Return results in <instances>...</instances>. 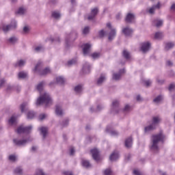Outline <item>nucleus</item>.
I'll use <instances>...</instances> for the list:
<instances>
[{
	"label": "nucleus",
	"mask_w": 175,
	"mask_h": 175,
	"mask_svg": "<svg viewBox=\"0 0 175 175\" xmlns=\"http://www.w3.org/2000/svg\"><path fill=\"white\" fill-rule=\"evenodd\" d=\"M46 82L42 81L40 82L36 86V88L38 92H40V97L37 99L36 105L37 106H40V105H45V107H49L51 103H53V100L49 93L44 92V85Z\"/></svg>",
	"instance_id": "f257e3e1"
},
{
	"label": "nucleus",
	"mask_w": 175,
	"mask_h": 175,
	"mask_svg": "<svg viewBox=\"0 0 175 175\" xmlns=\"http://www.w3.org/2000/svg\"><path fill=\"white\" fill-rule=\"evenodd\" d=\"M164 139L165 135H163V133H159V134L152 135L150 150L152 152L157 154V152L159 151V146H158V143H159V142H163Z\"/></svg>",
	"instance_id": "f03ea898"
},
{
	"label": "nucleus",
	"mask_w": 175,
	"mask_h": 175,
	"mask_svg": "<svg viewBox=\"0 0 175 175\" xmlns=\"http://www.w3.org/2000/svg\"><path fill=\"white\" fill-rule=\"evenodd\" d=\"M124 113V114H126V113H129L131 111V107L126 105L123 109L120 108V102L117 100H115L112 102V106L111 108V113L113 114H118V113Z\"/></svg>",
	"instance_id": "7ed1b4c3"
},
{
	"label": "nucleus",
	"mask_w": 175,
	"mask_h": 175,
	"mask_svg": "<svg viewBox=\"0 0 175 175\" xmlns=\"http://www.w3.org/2000/svg\"><path fill=\"white\" fill-rule=\"evenodd\" d=\"M79 33L76 30H72L70 33L66 34L65 44L66 49H69L70 47V44L77 39Z\"/></svg>",
	"instance_id": "20e7f679"
},
{
	"label": "nucleus",
	"mask_w": 175,
	"mask_h": 175,
	"mask_svg": "<svg viewBox=\"0 0 175 175\" xmlns=\"http://www.w3.org/2000/svg\"><path fill=\"white\" fill-rule=\"evenodd\" d=\"M36 72H38L40 76H46V75H49V73H51V70H50V68L46 67L43 69V63L39 62L36 67H35Z\"/></svg>",
	"instance_id": "39448f33"
},
{
	"label": "nucleus",
	"mask_w": 175,
	"mask_h": 175,
	"mask_svg": "<svg viewBox=\"0 0 175 175\" xmlns=\"http://www.w3.org/2000/svg\"><path fill=\"white\" fill-rule=\"evenodd\" d=\"M32 131V126H24L23 125L19 126L16 130V133L21 135V133H31Z\"/></svg>",
	"instance_id": "423d86ee"
},
{
	"label": "nucleus",
	"mask_w": 175,
	"mask_h": 175,
	"mask_svg": "<svg viewBox=\"0 0 175 175\" xmlns=\"http://www.w3.org/2000/svg\"><path fill=\"white\" fill-rule=\"evenodd\" d=\"M16 28H17V22L15 20H12L10 24L8 25H3L2 29L4 32H8V31L16 29Z\"/></svg>",
	"instance_id": "0eeeda50"
},
{
	"label": "nucleus",
	"mask_w": 175,
	"mask_h": 175,
	"mask_svg": "<svg viewBox=\"0 0 175 175\" xmlns=\"http://www.w3.org/2000/svg\"><path fill=\"white\" fill-rule=\"evenodd\" d=\"M28 142H29V139H19L18 138H14L13 139L14 146H16L17 147H24Z\"/></svg>",
	"instance_id": "6e6552de"
},
{
	"label": "nucleus",
	"mask_w": 175,
	"mask_h": 175,
	"mask_svg": "<svg viewBox=\"0 0 175 175\" xmlns=\"http://www.w3.org/2000/svg\"><path fill=\"white\" fill-rule=\"evenodd\" d=\"M92 157L94 161H99L100 159V156H99V150L97 148H93L90 150Z\"/></svg>",
	"instance_id": "1a4fd4ad"
},
{
	"label": "nucleus",
	"mask_w": 175,
	"mask_h": 175,
	"mask_svg": "<svg viewBox=\"0 0 175 175\" xmlns=\"http://www.w3.org/2000/svg\"><path fill=\"white\" fill-rule=\"evenodd\" d=\"M98 13H99V9H98V8L92 9L90 14L88 15V20H94V18L98 16Z\"/></svg>",
	"instance_id": "9d476101"
},
{
	"label": "nucleus",
	"mask_w": 175,
	"mask_h": 175,
	"mask_svg": "<svg viewBox=\"0 0 175 175\" xmlns=\"http://www.w3.org/2000/svg\"><path fill=\"white\" fill-rule=\"evenodd\" d=\"M162 6V4H161V2H158L157 4L153 5L149 10H148V13L150 14H154L155 10H159Z\"/></svg>",
	"instance_id": "9b49d317"
},
{
	"label": "nucleus",
	"mask_w": 175,
	"mask_h": 175,
	"mask_svg": "<svg viewBox=\"0 0 175 175\" xmlns=\"http://www.w3.org/2000/svg\"><path fill=\"white\" fill-rule=\"evenodd\" d=\"M162 121V118H161V116H153L152 118V124L153 126L156 127L161 124Z\"/></svg>",
	"instance_id": "f8f14e48"
},
{
	"label": "nucleus",
	"mask_w": 175,
	"mask_h": 175,
	"mask_svg": "<svg viewBox=\"0 0 175 175\" xmlns=\"http://www.w3.org/2000/svg\"><path fill=\"white\" fill-rule=\"evenodd\" d=\"M105 132L107 133H109V135H111V136H118V135H120V133L118 131L113 129V128H111V126H107V128L105 129Z\"/></svg>",
	"instance_id": "ddd939ff"
},
{
	"label": "nucleus",
	"mask_w": 175,
	"mask_h": 175,
	"mask_svg": "<svg viewBox=\"0 0 175 175\" xmlns=\"http://www.w3.org/2000/svg\"><path fill=\"white\" fill-rule=\"evenodd\" d=\"M150 47H151L150 42H143L141 46V50L142 53H147L150 50Z\"/></svg>",
	"instance_id": "4468645a"
},
{
	"label": "nucleus",
	"mask_w": 175,
	"mask_h": 175,
	"mask_svg": "<svg viewBox=\"0 0 175 175\" xmlns=\"http://www.w3.org/2000/svg\"><path fill=\"white\" fill-rule=\"evenodd\" d=\"M122 32L125 36H131L133 33V29L129 27H126L122 29Z\"/></svg>",
	"instance_id": "2eb2a0df"
},
{
	"label": "nucleus",
	"mask_w": 175,
	"mask_h": 175,
	"mask_svg": "<svg viewBox=\"0 0 175 175\" xmlns=\"http://www.w3.org/2000/svg\"><path fill=\"white\" fill-rule=\"evenodd\" d=\"M82 70L85 75H88L91 72V65H90V63L85 62L83 66Z\"/></svg>",
	"instance_id": "dca6fc26"
},
{
	"label": "nucleus",
	"mask_w": 175,
	"mask_h": 175,
	"mask_svg": "<svg viewBox=\"0 0 175 175\" xmlns=\"http://www.w3.org/2000/svg\"><path fill=\"white\" fill-rule=\"evenodd\" d=\"M135 21V14L132 13H128L125 18L126 23L131 24Z\"/></svg>",
	"instance_id": "f3484780"
},
{
	"label": "nucleus",
	"mask_w": 175,
	"mask_h": 175,
	"mask_svg": "<svg viewBox=\"0 0 175 175\" xmlns=\"http://www.w3.org/2000/svg\"><path fill=\"white\" fill-rule=\"evenodd\" d=\"M118 158H120V153L115 151L109 156V161H111V162H116Z\"/></svg>",
	"instance_id": "a211bd4d"
},
{
	"label": "nucleus",
	"mask_w": 175,
	"mask_h": 175,
	"mask_svg": "<svg viewBox=\"0 0 175 175\" xmlns=\"http://www.w3.org/2000/svg\"><path fill=\"white\" fill-rule=\"evenodd\" d=\"M39 131H40V134L42 135L43 140H44V139L47 137L49 129H47V127H41L39 129Z\"/></svg>",
	"instance_id": "6ab92c4d"
},
{
	"label": "nucleus",
	"mask_w": 175,
	"mask_h": 175,
	"mask_svg": "<svg viewBox=\"0 0 175 175\" xmlns=\"http://www.w3.org/2000/svg\"><path fill=\"white\" fill-rule=\"evenodd\" d=\"M132 143H133L132 137H129L127 139H126L124 142L125 148H131V147H132Z\"/></svg>",
	"instance_id": "aec40b11"
},
{
	"label": "nucleus",
	"mask_w": 175,
	"mask_h": 175,
	"mask_svg": "<svg viewBox=\"0 0 175 175\" xmlns=\"http://www.w3.org/2000/svg\"><path fill=\"white\" fill-rule=\"evenodd\" d=\"M116 35H117V31L116 29H111V31L109 33L108 39L109 40H113L114 38H116Z\"/></svg>",
	"instance_id": "412c9836"
},
{
	"label": "nucleus",
	"mask_w": 175,
	"mask_h": 175,
	"mask_svg": "<svg viewBox=\"0 0 175 175\" xmlns=\"http://www.w3.org/2000/svg\"><path fill=\"white\" fill-rule=\"evenodd\" d=\"M91 49V44H83V53L84 55H87L88 54V51Z\"/></svg>",
	"instance_id": "4be33fe9"
},
{
	"label": "nucleus",
	"mask_w": 175,
	"mask_h": 175,
	"mask_svg": "<svg viewBox=\"0 0 175 175\" xmlns=\"http://www.w3.org/2000/svg\"><path fill=\"white\" fill-rule=\"evenodd\" d=\"M155 129H157V127L154 126H153L152 124H151L150 125H149V126H146V127L144 128V133H147L151 132V131H154V130H155Z\"/></svg>",
	"instance_id": "5701e85b"
},
{
	"label": "nucleus",
	"mask_w": 175,
	"mask_h": 175,
	"mask_svg": "<svg viewBox=\"0 0 175 175\" xmlns=\"http://www.w3.org/2000/svg\"><path fill=\"white\" fill-rule=\"evenodd\" d=\"M18 79H27L28 77V72L21 71L18 74Z\"/></svg>",
	"instance_id": "b1692460"
},
{
	"label": "nucleus",
	"mask_w": 175,
	"mask_h": 175,
	"mask_svg": "<svg viewBox=\"0 0 175 175\" xmlns=\"http://www.w3.org/2000/svg\"><path fill=\"white\" fill-rule=\"evenodd\" d=\"M28 110V103H23L21 105V113H25Z\"/></svg>",
	"instance_id": "393cba45"
},
{
	"label": "nucleus",
	"mask_w": 175,
	"mask_h": 175,
	"mask_svg": "<svg viewBox=\"0 0 175 175\" xmlns=\"http://www.w3.org/2000/svg\"><path fill=\"white\" fill-rule=\"evenodd\" d=\"M102 109H103V105H98L97 106V108L96 109H94L92 107H90V110L91 111V113H96L98 111H100V110H102Z\"/></svg>",
	"instance_id": "a878e982"
},
{
	"label": "nucleus",
	"mask_w": 175,
	"mask_h": 175,
	"mask_svg": "<svg viewBox=\"0 0 175 175\" xmlns=\"http://www.w3.org/2000/svg\"><path fill=\"white\" fill-rule=\"evenodd\" d=\"M174 47V43L173 42H167L165 44V50L166 51H169L171 49H173Z\"/></svg>",
	"instance_id": "bb28decb"
},
{
	"label": "nucleus",
	"mask_w": 175,
	"mask_h": 175,
	"mask_svg": "<svg viewBox=\"0 0 175 175\" xmlns=\"http://www.w3.org/2000/svg\"><path fill=\"white\" fill-rule=\"evenodd\" d=\"M81 163L82 166H83V167H85L86 169L91 167V163H90V161H88V160H82Z\"/></svg>",
	"instance_id": "cd10ccee"
},
{
	"label": "nucleus",
	"mask_w": 175,
	"mask_h": 175,
	"mask_svg": "<svg viewBox=\"0 0 175 175\" xmlns=\"http://www.w3.org/2000/svg\"><path fill=\"white\" fill-rule=\"evenodd\" d=\"M122 55L125 59H131V53L128 52L126 49H124L122 52Z\"/></svg>",
	"instance_id": "c85d7f7f"
},
{
	"label": "nucleus",
	"mask_w": 175,
	"mask_h": 175,
	"mask_svg": "<svg viewBox=\"0 0 175 175\" xmlns=\"http://www.w3.org/2000/svg\"><path fill=\"white\" fill-rule=\"evenodd\" d=\"M56 81L57 84H60L61 85H64V84H65V79L62 77H57L56 78Z\"/></svg>",
	"instance_id": "c756f323"
},
{
	"label": "nucleus",
	"mask_w": 175,
	"mask_h": 175,
	"mask_svg": "<svg viewBox=\"0 0 175 175\" xmlns=\"http://www.w3.org/2000/svg\"><path fill=\"white\" fill-rule=\"evenodd\" d=\"M23 167L22 166H18L14 169V172L15 174H23Z\"/></svg>",
	"instance_id": "7c9ffc66"
},
{
	"label": "nucleus",
	"mask_w": 175,
	"mask_h": 175,
	"mask_svg": "<svg viewBox=\"0 0 175 175\" xmlns=\"http://www.w3.org/2000/svg\"><path fill=\"white\" fill-rule=\"evenodd\" d=\"M55 113L57 116H62V109L59 106V105H56Z\"/></svg>",
	"instance_id": "2f4dec72"
},
{
	"label": "nucleus",
	"mask_w": 175,
	"mask_h": 175,
	"mask_svg": "<svg viewBox=\"0 0 175 175\" xmlns=\"http://www.w3.org/2000/svg\"><path fill=\"white\" fill-rule=\"evenodd\" d=\"M36 113L33 111H29L27 112V118L28 120H32V118H35Z\"/></svg>",
	"instance_id": "473e14b6"
},
{
	"label": "nucleus",
	"mask_w": 175,
	"mask_h": 175,
	"mask_svg": "<svg viewBox=\"0 0 175 175\" xmlns=\"http://www.w3.org/2000/svg\"><path fill=\"white\" fill-rule=\"evenodd\" d=\"M104 80H106V77H105V75L102 74L97 81V84L98 85H100V84H102V83H103Z\"/></svg>",
	"instance_id": "72a5a7b5"
},
{
	"label": "nucleus",
	"mask_w": 175,
	"mask_h": 175,
	"mask_svg": "<svg viewBox=\"0 0 175 175\" xmlns=\"http://www.w3.org/2000/svg\"><path fill=\"white\" fill-rule=\"evenodd\" d=\"M44 51V47L42 45L36 46L34 48V51H36V53H40V51Z\"/></svg>",
	"instance_id": "f704fd0d"
},
{
	"label": "nucleus",
	"mask_w": 175,
	"mask_h": 175,
	"mask_svg": "<svg viewBox=\"0 0 175 175\" xmlns=\"http://www.w3.org/2000/svg\"><path fill=\"white\" fill-rule=\"evenodd\" d=\"M121 79V75L120 72L113 74V79L118 81Z\"/></svg>",
	"instance_id": "c9c22d12"
},
{
	"label": "nucleus",
	"mask_w": 175,
	"mask_h": 175,
	"mask_svg": "<svg viewBox=\"0 0 175 175\" xmlns=\"http://www.w3.org/2000/svg\"><path fill=\"white\" fill-rule=\"evenodd\" d=\"M62 128H66L68 125H69V120L68 119H65L60 124Z\"/></svg>",
	"instance_id": "e433bc0d"
},
{
	"label": "nucleus",
	"mask_w": 175,
	"mask_h": 175,
	"mask_svg": "<svg viewBox=\"0 0 175 175\" xmlns=\"http://www.w3.org/2000/svg\"><path fill=\"white\" fill-rule=\"evenodd\" d=\"M75 91L77 94H80L83 91V86L78 85L75 88Z\"/></svg>",
	"instance_id": "4c0bfd02"
},
{
	"label": "nucleus",
	"mask_w": 175,
	"mask_h": 175,
	"mask_svg": "<svg viewBox=\"0 0 175 175\" xmlns=\"http://www.w3.org/2000/svg\"><path fill=\"white\" fill-rule=\"evenodd\" d=\"M92 57L93 59H98V58L100 57V53L99 52H95L92 54Z\"/></svg>",
	"instance_id": "58836bf2"
},
{
	"label": "nucleus",
	"mask_w": 175,
	"mask_h": 175,
	"mask_svg": "<svg viewBox=\"0 0 175 175\" xmlns=\"http://www.w3.org/2000/svg\"><path fill=\"white\" fill-rule=\"evenodd\" d=\"M17 40H18V39H17V38H16V37H11L8 40V42H9V43H11L12 44H14L15 43H17Z\"/></svg>",
	"instance_id": "ea45409f"
},
{
	"label": "nucleus",
	"mask_w": 175,
	"mask_h": 175,
	"mask_svg": "<svg viewBox=\"0 0 175 175\" xmlns=\"http://www.w3.org/2000/svg\"><path fill=\"white\" fill-rule=\"evenodd\" d=\"M8 124L10 125H14V124H16V118L14 116H12L8 120Z\"/></svg>",
	"instance_id": "a19ab883"
},
{
	"label": "nucleus",
	"mask_w": 175,
	"mask_h": 175,
	"mask_svg": "<svg viewBox=\"0 0 175 175\" xmlns=\"http://www.w3.org/2000/svg\"><path fill=\"white\" fill-rule=\"evenodd\" d=\"M52 17H53V18H59L61 17V14H59V12H52Z\"/></svg>",
	"instance_id": "79ce46f5"
},
{
	"label": "nucleus",
	"mask_w": 175,
	"mask_h": 175,
	"mask_svg": "<svg viewBox=\"0 0 175 175\" xmlns=\"http://www.w3.org/2000/svg\"><path fill=\"white\" fill-rule=\"evenodd\" d=\"M163 98L161 95H159L157 96L155 98H154L153 102L154 103H159L162 100Z\"/></svg>",
	"instance_id": "37998d69"
},
{
	"label": "nucleus",
	"mask_w": 175,
	"mask_h": 175,
	"mask_svg": "<svg viewBox=\"0 0 175 175\" xmlns=\"http://www.w3.org/2000/svg\"><path fill=\"white\" fill-rule=\"evenodd\" d=\"M25 65V61L21 59L19 60L15 65V66H20L21 68V66H24Z\"/></svg>",
	"instance_id": "c03bdc74"
},
{
	"label": "nucleus",
	"mask_w": 175,
	"mask_h": 175,
	"mask_svg": "<svg viewBox=\"0 0 175 175\" xmlns=\"http://www.w3.org/2000/svg\"><path fill=\"white\" fill-rule=\"evenodd\" d=\"M83 35H88L90 33V27L86 26L82 31Z\"/></svg>",
	"instance_id": "a18cd8bd"
},
{
	"label": "nucleus",
	"mask_w": 175,
	"mask_h": 175,
	"mask_svg": "<svg viewBox=\"0 0 175 175\" xmlns=\"http://www.w3.org/2000/svg\"><path fill=\"white\" fill-rule=\"evenodd\" d=\"M168 90L170 92H172V91H175V83H172L170 84L168 87Z\"/></svg>",
	"instance_id": "49530a36"
},
{
	"label": "nucleus",
	"mask_w": 175,
	"mask_h": 175,
	"mask_svg": "<svg viewBox=\"0 0 175 175\" xmlns=\"http://www.w3.org/2000/svg\"><path fill=\"white\" fill-rule=\"evenodd\" d=\"M144 84H145L146 87H150L152 84V81L150 79L144 80Z\"/></svg>",
	"instance_id": "de8ad7c7"
},
{
	"label": "nucleus",
	"mask_w": 175,
	"mask_h": 175,
	"mask_svg": "<svg viewBox=\"0 0 175 175\" xmlns=\"http://www.w3.org/2000/svg\"><path fill=\"white\" fill-rule=\"evenodd\" d=\"M154 39H162V33L161 32L155 33Z\"/></svg>",
	"instance_id": "09e8293b"
},
{
	"label": "nucleus",
	"mask_w": 175,
	"mask_h": 175,
	"mask_svg": "<svg viewBox=\"0 0 175 175\" xmlns=\"http://www.w3.org/2000/svg\"><path fill=\"white\" fill-rule=\"evenodd\" d=\"M76 64V59L69 60L67 63L68 66H72V65Z\"/></svg>",
	"instance_id": "8fccbe9b"
},
{
	"label": "nucleus",
	"mask_w": 175,
	"mask_h": 175,
	"mask_svg": "<svg viewBox=\"0 0 175 175\" xmlns=\"http://www.w3.org/2000/svg\"><path fill=\"white\" fill-rule=\"evenodd\" d=\"M6 91L7 92H12V91H14V86L8 85Z\"/></svg>",
	"instance_id": "3c124183"
},
{
	"label": "nucleus",
	"mask_w": 175,
	"mask_h": 175,
	"mask_svg": "<svg viewBox=\"0 0 175 175\" xmlns=\"http://www.w3.org/2000/svg\"><path fill=\"white\" fill-rule=\"evenodd\" d=\"M162 24H163V21L157 20L156 23V27H157V28H159V27H162Z\"/></svg>",
	"instance_id": "603ef678"
},
{
	"label": "nucleus",
	"mask_w": 175,
	"mask_h": 175,
	"mask_svg": "<svg viewBox=\"0 0 175 175\" xmlns=\"http://www.w3.org/2000/svg\"><path fill=\"white\" fill-rule=\"evenodd\" d=\"M51 42H52V43L54 42H57L58 43H59L61 42V38H59V37H56L55 38H51Z\"/></svg>",
	"instance_id": "864d4df0"
},
{
	"label": "nucleus",
	"mask_w": 175,
	"mask_h": 175,
	"mask_svg": "<svg viewBox=\"0 0 175 175\" xmlns=\"http://www.w3.org/2000/svg\"><path fill=\"white\" fill-rule=\"evenodd\" d=\"M98 36L99 38H105V30L102 29L98 31Z\"/></svg>",
	"instance_id": "5fc2aeb1"
},
{
	"label": "nucleus",
	"mask_w": 175,
	"mask_h": 175,
	"mask_svg": "<svg viewBox=\"0 0 175 175\" xmlns=\"http://www.w3.org/2000/svg\"><path fill=\"white\" fill-rule=\"evenodd\" d=\"M105 175H111V170L110 168H107L104 171Z\"/></svg>",
	"instance_id": "6e6d98bb"
},
{
	"label": "nucleus",
	"mask_w": 175,
	"mask_h": 175,
	"mask_svg": "<svg viewBox=\"0 0 175 175\" xmlns=\"http://www.w3.org/2000/svg\"><path fill=\"white\" fill-rule=\"evenodd\" d=\"M9 160L12 162H16V156L14 154H11L9 156Z\"/></svg>",
	"instance_id": "4d7b16f0"
},
{
	"label": "nucleus",
	"mask_w": 175,
	"mask_h": 175,
	"mask_svg": "<svg viewBox=\"0 0 175 175\" xmlns=\"http://www.w3.org/2000/svg\"><path fill=\"white\" fill-rule=\"evenodd\" d=\"M25 12V10H24V8H20L17 11V13L18 14H24Z\"/></svg>",
	"instance_id": "13d9d810"
},
{
	"label": "nucleus",
	"mask_w": 175,
	"mask_h": 175,
	"mask_svg": "<svg viewBox=\"0 0 175 175\" xmlns=\"http://www.w3.org/2000/svg\"><path fill=\"white\" fill-rule=\"evenodd\" d=\"M168 76H169V77H174V76H175L174 71H173V70L169 71L168 72Z\"/></svg>",
	"instance_id": "bf43d9fd"
},
{
	"label": "nucleus",
	"mask_w": 175,
	"mask_h": 175,
	"mask_svg": "<svg viewBox=\"0 0 175 175\" xmlns=\"http://www.w3.org/2000/svg\"><path fill=\"white\" fill-rule=\"evenodd\" d=\"M44 118H46V114L42 113V114H40V115L39 116V120H40V121H43V120H44Z\"/></svg>",
	"instance_id": "052dcab7"
},
{
	"label": "nucleus",
	"mask_w": 175,
	"mask_h": 175,
	"mask_svg": "<svg viewBox=\"0 0 175 175\" xmlns=\"http://www.w3.org/2000/svg\"><path fill=\"white\" fill-rule=\"evenodd\" d=\"M36 175H44V173L42 170H38L36 171Z\"/></svg>",
	"instance_id": "680f3d73"
},
{
	"label": "nucleus",
	"mask_w": 175,
	"mask_h": 175,
	"mask_svg": "<svg viewBox=\"0 0 175 175\" xmlns=\"http://www.w3.org/2000/svg\"><path fill=\"white\" fill-rule=\"evenodd\" d=\"M157 82L159 84H163L165 83V79H159L158 78L157 79Z\"/></svg>",
	"instance_id": "e2e57ef3"
},
{
	"label": "nucleus",
	"mask_w": 175,
	"mask_h": 175,
	"mask_svg": "<svg viewBox=\"0 0 175 175\" xmlns=\"http://www.w3.org/2000/svg\"><path fill=\"white\" fill-rule=\"evenodd\" d=\"M133 174L135 175H142V172H140L139 170H135L133 171Z\"/></svg>",
	"instance_id": "0e129e2a"
},
{
	"label": "nucleus",
	"mask_w": 175,
	"mask_h": 175,
	"mask_svg": "<svg viewBox=\"0 0 175 175\" xmlns=\"http://www.w3.org/2000/svg\"><path fill=\"white\" fill-rule=\"evenodd\" d=\"M125 161H131V154H128L125 156Z\"/></svg>",
	"instance_id": "69168bd1"
},
{
	"label": "nucleus",
	"mask_w": 175,
	"mask_h": 175,
	"mask_svg": "<svg viewBox=\"0 0 175 175\" xmlns=\"http://www.w3.org/2000/svg\"><path fill=\"white\" fill-rule=\"evenodd\" d=\"M4 84H5V79L0 80V88L1 87H3Z\"/></svg>",
	"instance_id": "338daca9"
},
{
	"label": "nucleus",
	"mask_w": 175,
	"mask_h": 175,
	"mask_svg": "<svg viewBox=\"0 0 175 175\" xmlns=\"http://www.w3.org/2000/svg\"><path fill=\"white\" fill-rule=\"evenodd\" d=\"M64 175H73V174L71 172H64Z\"/></svg>",
	"instance_id": "774afa93"
}]
</instances>
